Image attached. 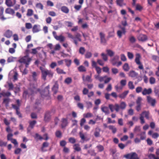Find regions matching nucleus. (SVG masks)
<instances>
[{"label": "nucleus", "mask_w": 159, "mask_h": 159, "mask_svg": "<svg viewBox=\"0 0 159 159\" xmlns=\"http://www.w3.org/2000/svg\"><path fill=\"white\" fill-rule=\"evenodd\" d=\"M130 69L129 64L127 63H125L123 66V69L125 71H128Z\"/></svg>", "instance_id": "obj_30"}, {"label": "nucleus", "mask_w": 159, "mask_h": 159, "mask_svg": "<svg viewBox=\"0 0 159 159\" xmlns=\"http://www.w3.org/2000/svg\"><path fill=\"white\" fill-rule=\"evenodd\" d=\"M143 9V7L139 4H137L135 6V9L136 10L139 11H141Z\"/></svg>", "instance_id": "obj_42"}, {"label": "nucleus", "mask_w": 159, "mask_h": 159, "mask_svg": "<svg viewBox=\"0 0 159 159\" xmlns=\"http://www.w3.org/2000/svg\"><path fill=\"white\" fill-rule=\"evenodd\" d=\"M68 141L71 143L74 144L76 142V140L74 138L71 137L69 138Z\"/></svg>", "instance_id": "obj_43"}, {"label": "nucleus", "mask_w": 159, "mask_h": 159, "mask_svg": "<svg viewBox=\"0 0 159 159\" xmlns=\"http://www.w3.org/2000/svg\"><path fill=\"white\" fill-rule=\"evenodd\" d=\"M152 89L150 88L148 89L144 88L142 92V94L143 95H149L152 93Z\"/></svg>", "instance_id": "obj_12"}, {"label": "nucleus", "mask_w": 159, "mask_h": 159, "mask_svg": "<svg viewBox=\"0 0 159 159\" xmlns=\"http://www.w3.org/2000/svg\"><path fill=\"white\" fill-rule=\"evenodd\" d=\"M85 52V49L83 47H81L79 49V53L83 55L84 54Z\"/></svg>", "instance_id": "obj_41"}, {"label": "nucleus", "mask_w": 159, "mask_h": 159, "mask_svg": "<svg viewBox=\"0 0 159 159\" xmlns=\"http://www.w3.org/2000/svg\"><path fill=\"white\" fill-rule=\"evenodd\" d=\"M36 123L37 122L35 120H33L32 121L29 122V125L28 128H27L28 130L29 131V128H30L31 129H33L34 127V125L36 124Z\"/></svg>", "instance_id": "obj_20"}, {"label": "nucleus", "mask_w": 159, "mask_h": 159, "mask_svg": "<svg viewBox=\"0 0 159 159\" xmlns=\"http://www.w3.org/2000/svg\"><path fill=\"white\" fill-rule=\"evenodd\" d=\"M79 135L80 137L83 142L85 141H87L88 140V139H86L87 137L85 136L84 134L82 132H80L79 133Z\"/></svg>", "instance_id": "obj_29"}, {"label": "nucleus", "mask_w": 159, "mask_h": 159, "mask_svg": "<svg viewBox=\"0 0 159 159\" xmlns=\"http://www.w3.org/2000/svg\"><path fill=\"white\" fill-rule=\"evenodd\" d=\"M106 51L107 55L110 57L113 56L114 54V52L111 50L107 49Z\"/></svg>", "instance_id": "obj_36"}, {"label": "nucleus", "mask_w": 159, "mask_h": 159, "mask_svg": "<svg viewBox=\"0 0 159 159\" xmlns=\"http://www.w3.org/2000/svg\"><path fill=\"white\" fill-rule=\"evenodd\" d=\"M65 62L66 63V65L68 67L70 66L71 63V61L70 60H65Z\"/></svg>", "instance_id": "obj_62"}, {"label": "nucleus", "mask_w": 159, "mask_h": 159, "mask_svg": "<svg viewBox=\"0 0 159 159\" xmlns=\"http://www.w3.org/2000/svg\"><path fill=\"white\" fill-rule=\"evenodd\" d=\"M142 100V98L140 97H139L136 101L137 106L136 107V109L138 111H139L141 109V101Z\"/></svg>", "instance_id": "obj_7"}, {"label": "nucleus", "mask_w": 159, "mask_h": 159, "mask_svg": "<svg viewBox=\"0 0 159 159\" xmlns=\"http://www.w3.org/2000/svg\"><path fill=\"white\" fill-rule=\"evenodd\" d=\"M156 79L153 77H151L149 78V82L151 84H154L155 83Z\"/></svg>", "instance_id": "obj_54"}, {"label": "nucleus", "mask_w": 159, "mask_h": 159, "mask_svg": "<svg viewBox=\"0 0 159 159\" xmlns=\"http://www.w3.org/2000/svg\"><path fill=\"white\" fill-rule=\"evenodd\" d=\"M127 54L128 57L129 59H132L133 58L134 55L132 52H128Z\"/></svg>", "instance_id": "obj_60"}, {"label": "nucleus", "mask_w": 159, "mask_h": 159, "mask_svg": "<svg viewBox=\"0 0 159 159\" xmlns=\"http://www.w3.org/2000/svg\"><path fill=\"white\" fill-rule=\"evenodd\" d=\"M109 107L111 112H113L114 110L117 112L120 109L119 105L117 104H115L114 105L111 104H109Z\"/></svg>", "instance_id": "obj_6"}, {"label": "nucleus", "mask_w": 159, "mask_h": 159, "mask_svg": "<svg viewBox=\"0 0 159 159\" xmlns=\"http://www.w3.org/2000/svg\"><path fill=\"white\" fill-rule=\"evenodd\" d=\"M101 56L102 57V59L104 61H107L108 60L107 56V54L102 53L101 54Z\"/></svg>", "instance_id": "obj_48"}, {"label": "nucleus", "mask_w": 159, "mask_h": 159, "mask_svg": "<svg viewBox=\"0 0 159 159\" xmlns=\"http://www.w3.org/2000/svg\"><path fill=\"white\" fill-rule=\"evenodd\" d=\"M4 9L3 7H0V19L2 20H4L7 19V18L4 17L3 15Z\"/></svg>", "instance_id": "obj_14"}, {"label": "nucleus", "mask_w": 159, "mask_h": 159, "mask_svg": "<svg viewBox=\"0 0 159 159\" xmlns=\"http://www.w3.org/2000/svg\"><path fill=\"white\" fill-rule=\"evenodd\" d=\"M33 11L30 9H29L27 10V13L26 15L28 16H32L33 14Z\"/></svg>", "instance_id": "obj_40"}, {"label": "nucleus", "mask_w": 159, "mask_h": 159, "mask_svg": "<svg viewBox=\"0 0 159 159\" xmlns=\"http://www.w3.org/2000/svg\"><path fill=\"white\" fill-rule=\"evenodd\" d=\"M25 27L28 29H30L32 28V25L30 23H26L25 24Z\"/></svg>", "instance_id": "obj_61"}, {"label": "nucleus", "mask_w": 159, "mask_h": 159, "mask_svg": "<svg viewBox=\"0 0 159 159\" xmlns=\"http://www.w3.org/2000/svg\"><path fill=\"white\" fill-rule=\"evenodd\" d=\"M108 128L110 130L112 131V133L114 134H115L117 131L116 128L114 125H109Z\"/></svg>", "instance_id": "obj_28"}, {"label": "nucleus", "mask_w": 159, "mask_h": 159, "mask_svg": "<svg viewBox=\"0 0 159 159\" xmlns=\"http://www.w3.org/2000/svg\"><path fill=\"white\" fill-rule=\"evenodd\" d=\"M140 139L141 140H143L145 139L146 138V135L145 132H142L140 134Z\"/></svg>", "instance_id": "obj_59"}, {"label": "nucleus", "mask_w": 159, "mask_h": 159, "mask_svg": "<svg viewBox=\"0 0 159 159\" xmlns=\"http://www.w3.org/2000/svg\"><path fill=\"white\" fill-rule=\"evenodd\" d=\"M61 127L62 128H65L68 125V122L67 118H62L61 120Z\"/></svg>", "instance_id": "obj_13"}, {"label": "nucleus", "mask_w": 159, "mask_h": 159, "mask_svg": "<svg viewBox=\"0 0 159 159\" xmlns=\"http://www.w3.org/2000/svg\"><path fill=\"white\" fill-rule=\"evenodd\" d=\"M9 101L10 99L9 98H6L4 99L3 103L5 104L6 106L7 107L8 106Z\"/></svg>", "instance_id": "obj_50"}, {"label": "nucleus", "mask_w": 159, "mask_h": 159, "mask_svg": "<svg viewBox=\"0 0 159 159\" xmlns=\"http://www.w3.org/2000/svg\"><path fill=\"white\" fill-rule=\"evenodd\" d=\"M39 69L41 70L42 73V78L44 80H46V77L47 76H48L50 79L52 78L53 76V73L52 71L46 69L42 66H40Z\"/></svg>", "instance_id": "obj_1"}, {"label": "nucleus", "mask_w": 159, "mask_h": 159, "mask_svg": "<svg viewBox=\"0 0 159 159\" xmlns=\"http://www.w3.org/2000/svg\"><path fill=\"white\" fill-rule=\"evenodd\" d=\"M129 88L131 90H133L134 88V86L133 84V82L131 81H129L128 84Z\"/></svg>", "instance_id": "obj_37"}, {"label": "nucleus", "mask_w": 159, "mask_h": 159, "mask_svg": "<svg viewBox=\"0 0 159 159\" xmlns=\"http://www.w3.org/2000/svg\"><path fill=\"white\" fill-rule=\"evenodd\" d=\"M51 111H47L45 113L44 120L46 122H49L51 118Z\"/></svg>", "instance_id": "obj_8"}, {"label": "nucleus", "mask_w": 159, "mask_h": 159, "mask_svg": "<svg viewBox=\"0 0 159 159\" xmlns=\"http://www.w3.org/2000/svg\"><path fill=\"white\" fill-rule=\"evenodd\" d=\"M12 32L8 30H7L4 34V36L7 38H9L12 36Z\"/></svg>", "instance_id": "obj_17"}, {"label": "nucleus", "mask_w": 159, "mask_h": 159, "mask_svg": "<svg viewBox=\"0 0 159 159\" xmlns=\"http://www.w3.org/2000/svg\"><path fill=\"white\" fill-rule=\"evenodd\" d=\"M5 13L8 14L12 15H13L15 13L14 10L10 8H6L5 11Z\"/></svg>", "instance_id": "obj_18"}, {"label": "nucleus", "mask_w": 159, "mask_h": 159, "mask_svg": "<svg viewBox=\"0 0 159 159\" xmlns=\"http://www.w3.org/2000/svg\"><path fill=\"white\" fill-rule=\"evenodd\" d=\"M116 2L117 5L120 7L125 5V4L124 2V0H116Z\"/></svg>", "instance_id": "obj_24"}, {"label": "nucleus", "mask_w": 159, "mask_h": 159, "mask_svg": "<svg viewBox=\"0 0 159 159\" xmlns=\"http://www.w3.org/2000/svg\"><path fill=\"white\" fill-rule=\"evenodd\" d=\"M138 39L139 41L144 42L147 40L148 38L146 35L140 34L138 37Z\"/></svg>", "instance_id": "obj_11"}, {"label": "nucleus", "mask_w": 159, "mask_h": 159, "mask_svg": "<svg viewBox=\"0 0 159 159\" xmlns=\"http://www.w3.org/2000/svg\"><path fill=\"white\" fill-rule=\"evenodd\" d=\"M115 88L116 90L119 92H120L122 89V87L121 86H118L117 85L115 86Z\"/></svg>", "instance_id": "obj_57"}, {"label": "nucleus", "mask_w": 159, "mask_h": 159, "mask_svg": "<svg viewBox=\"0 0 159 159\" xmlns=\"http://www.w3.org/2000/svg\"><path fill=\"white\" fill-rule=\"evenodd\" d=\"M72 82V79L71 77H67L64 80V82L68 84H70Z\"/></svg>", "instance_id": "obj_38"}, {"label": "nucleus", "mask_w": 159, "mask_h": 159, "mask_svg": "<svg viewBox=\"0 0 159 159\" xmlns=\"http://www.w3.org/2000/svg\"><path fill=\"white\" fill-rule=\"evenodd\" d=\"M34 137L36 141H38L39 140H41L43 139V137L38 133H36Z\"/></svg>", "instance_id": "obj_27"}, {"label": "nucleus", "mask_w": 159, "mask_h": 159, "mask_svg": "<svg viewBox=\"0 0 159 159\" xmlns=\"http://www.w3.org/2000/svg\"><path fill=\"white\" fill-rule=\"evenodd\" d=\"M67 144L66 142L64 140H62L60 142V145L62 147H65V146Z\"/></svg>", "instance_id": "obj_53"}, {"label": "nucleus", "mask_w": 159, "mask_h": 159, "mask_svg": "<svg viewBox=\"0 0 159 159\" xmlns=\"http://www.w3.org/2000/svg\"><path fill=\"white\" fill-rule=\"evenodd\" d=\"M65 37L62 35L58 36L57 37V39H56L57 40L59 41L60 42H64L65 41Z\"/></svg>", "instance_id": "obj_31"}, {"label": "nucleus", "mask_w": 159, "mask_h": 159, "mask_svg": "<svg viewBox=\"0 0 159 159\" xmlns=\"http://www.w3.org/2000/svg\"><path fill=\"white\" fill-rule=\"evenodd\" d=\"M82 7V5H75L74 8L76 11H79Z\"/></svg>", "instance_id": "obj_56"}, {"label": "nucleus", "mask_w": 159, "mask_h": 159, "mask_svg": "<svg viewBox=\"0 0 159 159\" xmlns=\"http://www.w3.org/2000/svg\"><path fill=\"white\" fill-rule=\"evenodd\" d=\"M92 74H91L90 75H87L85 79V76L83 75L82 76V79L84 81H87L89 82H91L92 81Z\"/></svg>", "instance_id": "obj_15"}, {"label": "nucleus", "mask_w": 159, "mask_h": 159, "mask_svg": "<svg viewBox=\"0 0 159 159\" xmlns=\"http://www.w3.org/2000/svg\"><path fill=\"white\" fill-rule=\"evenodd\" d=\"M8 85L9 87L8 90H13L14 88V85L11 82H7Z\"/></svg>", "instance_id": "obj_51"}, {"label": "nucleus", "mask_w": 159, "mask_h": 159, "mask_svg": "<svg viewBox=\"0 0 159 159\" xmlns=\"http://www.w3.org/2000/svg\"><path fill=\"white\" fill-rule=\"evenodd\" d=\"M32 74L33 80L35 81L36 80H37V77L38 74L36 72L34 71L32 72Z\"/></svg>", "instance_id": "obj_39"}, {"label": "nucleus", "mask_w": 159, "mask_h": 159, "mask_svg": "<svg viewBox=\"0 0 159 159\" xmlns=\"http://www.w3.org/2000/svg\"><path fill=\"white\" fill-rule=\"evenodd\" d=\"M142 115H144L145 117L147 119H149V112L148 111H143L141 114Z\"/></svg>", "instance_id": "obj_35"}, {"label": "nucleus", "mask_w": 159, "mask_h": 159, "mask_svg": "<svg viewBox=\"0 0 159 159\" xmlns=\"http://www.w3.org/2000/svg\"><path fill=\"white\" fill-rule=\"evenodd\" d=\"M56 136L59 138H61L62 136V134L61 132L59 130H57L55 133Z\"/></svg>", "instance_id": "obj_33"}, {"label": "nucleus", "mask_w": 159, "mask_h": 159, "mask_svg": "<svg viewBox=\"0 0 159 159\" xmlns=\"http://www.w3.org/2000/svg\"><path fill=\"white\" fill-rule=\"evenodd\" d=\"M138 75V73L134 70L130 71L129 73V76L131 77H136Z\"/></svg>", "instance_id": "obj_25"}, {"label": "nucleus", "mask_w": 159, "mask_h": 159, "mask_svg": "<svg viewBox=\"0 0 159 159\" xmlns=\"http://www.w3.org/2000/svg\"><path fill=\"white\" fill-rule=\"evenodd\" d=\"M92 53L89 52H86L85 55V57L87 58H89L92 57Z\"/></svg>", "instance_id": "obj_52"}, {"label": "nucleus", "mask_w": 159, "mask_h": 159, "mask_svg": "<svg viewBox=\"0 0 159 159\" xmlns=\"http://www.w3.org/2000/svg\"><path fill=\"white\" fill-rule=\"evenodd\" d=\"M58 86L57 84L54 85L52 88V90L54 94H56L58 90Z\"/></svg>", "instance_id": "obj_26"}, {"label": "nucleus", "mask_w": 159, "mask_h": 159, "mask_svg": "<svg viewBox=\"0 0 159 159\" xmlns=\"http://www.w3.org/2000/svg\"><path fill=\"white\" fill-rule=\"evenodd\" d=\"M61 11L65 13H68L69 12V9L66 6H62L61 8Z\"/></svg>", "instance_id": "obj_32"}, {"label": "nucleus", "mask_w": 159, "mask_h": 159, "mask_svg": "<svg viewBox=\"0 0 159 159\" xmlns=\"http://www.w3.org/2000/svg\"><path fill=\"white\" fill-rule=\"evenodd\" d=\"M101 131V129L98 127L96 128L95 131L94 133V134L95 137H98L100 136V132Z\"/></svg>", "instance_id": "obj_19"}, {"label": "nucleus", "mask_w": 159, "mask_h": 159, "mask_svg": "<svg viewBox=\"0 0 159 159\" xmlns=\"http://www.w3.org/2000/svg\"><path fill=\"white\" fill-rule=\"evenodd\" d=\"M32 60V58L30 57L29 54L27 53L26 55L20 58L18 61L20 63L25 64V67L28 68Z\"/></svg>", "instance_id": "obj_2"}, {"label": "nucleus", "mask_w": 159, "mask_h": 159, "mask_svg": "<svg viewBox=\"0 0 159 159\" xmlns=\"http://www.w3.org/2000/svg\"><path fill=\"white\" fill-rule=\"evenodd\" d=\"M141 58V56L139 53H137L136 54L135 62L137 65H139V69L140 70H143L144 69V68L143 65L140 61Z\"/></svg>", "instance_id": "obj_3"}, {"label": "nucleus", "mask_w": 159, "mask_h": 159, "mask_svg": "<svg viewBox=\"0 0 159 159\" xmlns=\"http://www.w3.org/2000/svg\"><path fill=\"white\" fill-rule=\"evenodd\" d=\"M16 0H6L5 3L8 7L13 6L16 3Z\"/></svg>", "instance_id": "obj_9"}, {"label": "nucleus", "mask_w": 159, "mask_h": 159, "mask_svg": "<svg viewBox=\"0 0 159 159\" xmlns=\"http://www.w3.org/2000/svg\"><path fill=\"white\" fill-rule=\"evenodd\" d=\"M96 148L99 152H102L103 151L104 148L103 146L99 144L97 146Z\"/></svg>", "instance_id": "obj_47"}, {"label": "nucleus", "mask_w": 159, "mask_h": 159, "mask_svg": "<svg viewBox=\"0 0 159 159\" xmlns=\"http://www.w3.org/2000/svg\"><path fill=\"white\" fill-rule=\"evenodd\" d=\"M123 34V32L121 30H118L117 31V34L119 38H121L122 36V34Z\"/></svg>", "instance_id": "obj_64"}, {"label": "nucleus", "mask_w": 159, "mask_h": 159, "mask_svg": "<svg viewBox=\"0 0 159 159\" xmlns=\"http://www.w3.org/2000/svg\"><path fill=\"white\" fill-rule=\"evenodd\" d=\"M36 7L38 9H40L41 10H43V6L40 3H37L36 5Z\"/></svg>", "instance_id": "obj_55"}, {"label": "nucleus", "mask_w": 159, "mask_h": 159, "mask_svg": "<svg viewBox=\"0 0 159 159\" xmlns=\"http://www.w3.org/2000/svg\"><path fill=\"white\" fill-rule=\"evenodd\" d=\"M87 105V108H91L92 107V103L91 102H86Z\"/></svg>", "instance_id": "obj_63"}, {"label": "nucleus", "mask_w": 159, "mask_h": 159, "mask_svg": "<svg viewBox=\"0 0 159 159\" xmlns=\"http://www.w3.org/2000/svg\"><path fill=\"white\" fill-rule=\"evenodd\" d=\"M147 100L148 102L152 106L154 107L156 103L155 99L152 98L150 96L147 97Z\"/></svg>", "instance_id": "obj_5"}, {"label": "nucleus", "mask_w": 159, "mask_h": 159, "mask_svg": "<svg viewBox=\"0 0 159 159\" xmlns=\"http://www.w3.org/2000/svg\"><path fill=\"white\" fill-rule=\"evenodd\" d=\"M49 143L47 142H43L42 144V146L41 148V150L42 152H45L47 151V150L44 149V148H46L48 146Z\"/></svg>", "instance_id": "obj_22"}, {"label": "nucleus", "mask_w": 159, "mask_h": 159, "mask_svg": "<svg viewBox=\"0 0 159 159\" xmlns=\"http://www.w3.org/2000/svg\"><path fill=\"white\" fill-rule=\"evenodd\" d=\"M78 70L80 72H85L86 71V69L83 66H80L78 68Z\"/></svg>", "instance_id": "obj_44"}, {"label": "nucleus", "mask_w": 159, "mask_h": 159, "mask_svg": "<svg viewBox=\"0 0 159 159\" xmlns=\"http://www.w3.org/2000/svg\"><path fill=\"white\" fill-rule=\"evenodd\" d=\"M129 41L132 43H134L136 41V39L133 36H131L129 38Z\"/></svg>", "instance_id": "obj_58"}, {"label": "nucleus", "mask_w": 159, "mask_h": 159, "mask_svg": "<svg viewBox=\"0 0 159 159\" xmlns=\"http://www.w3.org/2000/svg\"><path fill=\"white\" fill-rule=\"evenodd\" d=\"M126 103L124 102H122L120 103V108L121 109H125L126 107Z\"/></svg>", "instance_id": "obj_46"}, {"label": "nucleus", "mask_w": 159, "mask_h": 159, "mask_svg": "<svg viewBox=\"0 0 159 159\" xmlns=\"http://www.w3.org/2000/svg\"><path fill=\"white\" fill-rule=\"evenodd\" d=\"M126 159H140L138 154L135 152H131L124 155Z\"/></svg>", "instance_id": "obj_4"}, {"label": "nucleus", "mask_w": 159, "mask_h": 159, "mask_svg": "<svg viewBox=\"0 0 159 159\" xmlns=\"http://www.w3.org/2000/svg\"><path fill=\"white\" fill-rule=\"evenodd\" d=\"M119 57L117 55H116L113 57V58L110 60L111 62L112 65L116 66L117 63V62L119 60Z\"/></svg>", "instance_id": "obj_10"}, {"label": "nucleus", "mask_w": 159, "mask_h": 159, "mask_svg": "<svg viewBox=\"0 0 159 159\" xmlns=\"http://www.w3.org/2000/svg\"><path fill=\"white\" fill-rule=\"evenodd\" d=\"M129 91H125L121 94H120L118 95V97L121 99H124L127 95L128 94Z\"/></svg>", "instance_id": "obj_21"}, {"label": "nucleus", "mask_w": 159, "mask_h": 159, "mask_svg": "<svg viewBox=\"0 0 159 159\" xmlns=\"http://www.w3.org/2000/svg\"><path fill=\"white\" fill-rule=\"evenodd\" d=\"M32 30L34 33L39 32L40 30V26L37 25H34L32 28Z\"/></svg>", "instance_id": "obj_16"}, {"label": "nucleus", "mask_w": 159, "mask_h": 159, "mask_svg": "<svg viewBox=\"0 0 159 159\" xmlns=\"http://www.w3.org/2000/svg\"><path fill=\"white\" fill-rule=\"evenodd\" d=\"M56 70L57 71V72L58 74H65L66 73V72H64L63 70L59 68H57Z\"/></svg>", "instance_id": "obj_49"}, {"label": "nucleus", "mask_w": 159, "mask_h": 159, "mask_svg": "<svg viewBox=\"0 0 159 159\" xmlns=\"http://www.w3.org/2000/svg\"><path fill=\"white\" fill-rule=\"evenodd\" d=\"M152 60L157 62H159V57L155 55H153L152 57Z\"/></svg>", "instance_id": "obj_45"}, {"label": "nucleus", "mask_w": 159, "mask_h": 159, "mask_svg": "<svg viewBox=\"0 0 159 159\" xmlns=\"http://www.w3.org/2000/svg\"><path fill=\"white\" fill-rule=\"evenodd\" d=\"M101 109L102 111L106 114H108L109 113L108 108L106 107H102Z\"/></svg>", "instance_id": "obj_34"}, {"label": "nucleus", "mask_w": 159, "mask_h": 159, "mask_svg": "<svg viewBox=\"0 0 159 159\" xmlns=\"http://www.w3.org/2000/svg\"><path fill=\"white\" fill-rule=\"evenodd\" d=\"M73 148L77 152H80L81 150V148L80 147V145L79 144H75L73 146Z\"/></svg>", "instance_id": "obj_23"}]
</instances>
